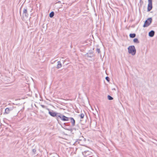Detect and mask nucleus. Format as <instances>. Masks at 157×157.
I'll list each match as a JSON object with an SVG mask.
<instances>
[{
	"label": "nucleus",
	"mask_w": 157,
	"mask_h": 157,
	"mask_svg": "<svg viewBox=\"0 0 157 157\" xmlns=\"http://www.w3.org/2000/svg\"><path fill=\"white\" fill-rule=\"evenodd\" d=\"M128 52L129 54H131L132 55L134 56L135 55L136 52V50L135 47L133 45L129 46L128 48Z\"/></svg>",
	"instance_id": "1"
},
{
	"label": "nucleus",
	"mask_w": 157,
	"mask_h": 157,
	"mask_svg": "<svg viewBox=\"0 0 157 157\" xmlns=\"http://www.w3.org/2000/svg\"><path fill=\"white\" fill-rule=\"evenodd\" d=\"M152 21V19L151 17L148 18L146 21H145L143 27H145L148 26L151 24Z\"/></svg>",
	"instance_id": "2"
},
{
	"label": "nucleus",
	"mask_w": 157,
	"mask_h": 157,
	"mask_svg": "<svg viewBox=\"0 0 157 157\" xmlns=\"http://www.w3.org/2000/svg\"><path fill=\"white\" fill-rule=\"evenodd\" d=\"M58 118L59 117L63 121H69V118L63 115L62 114H59V115H58Z\"/></svg>",
	"instance_id": "3"
},
{
	"label": "nucleus",
	"mask_w": 157,
	"mask_h": 157,
	"mask_svg": "<svg viewBox=\"0 0 157 157\" xmlns=\"http://www.w3.org/2000/svg\"><path fill=\"white\" fill-rule=\"evenodd\" d=\"M49 114L52 116L53 117H56V119L58 121V116L59 113H57L55 112H54L53 110L52 111H49L48 112Z\"/></svg>",
	"instance_id": "4"
},
{
	"label": "nucleus",
	"mask_w": 157,
	"mask_h": 157,
	"mask_svg": "<svg viewBox=\"0 0 157 157\" xmlns=\"http://www.w3.org/2000/svg\"><path fill=\"white\" fill-rule=\"evenodd\" d=\"M152 8V0H148V4L147 8V11H150L151 10Z\"/></svg>",
	"instance_id": "5"
},
{
	"label": "nucleus",
	"mask_w": 157,
	"mask_h": 157,
	"mask_svg": "<svg viewBox=\"0 0 157 157\" xmlns=\"http://www.w3.org/2000/svg\"><path fill=\"white\" fill-rule=\"evenodd\" d=\"M13 109V107H11L10 108H6L5 109V112H4V114H7L9 113H10V112Z\"/></svg>",
	"instance_id": "6"
},
{
	"label": "nucleus",
	"mask_w": 157,
	"mask_h": 157,
	"mask_svg": "<svg viewBox=\"0 0 157 157\" xmlns=\"http://www.w3.org/2000/svg\"><path fill=\"white\" fill-rule=\"evenodd\" d=\"M155 34V32L153 30H151L149 33V36L151 37L154 36Z\"/></svg>",
	"instance_id": "7"
},
{
	"label": "nucleus",
	"mask_w": 157,
	"mask_h": 157,
	"mask_svg": "<svg viewBox=\"0 0 157 157\" xmlns=\"http://www.w3.org/2000/svg\"><path fill=\"white\" fill-rule=\"evenodd\" d=\"M23 14H25V17H28V14L27 13V10L26 9L24 8L23 10Z\"/></svg>",
	"instance_id": "8"
},
{
	"label": "nucleus",
	"mask_w": 157,
	"mask_h": 157,
	"mask_svg": "<svg viewBox=\"0 0 157 157\" xmlns=\"http://www.w3.org/2000/svg\"><path fill=\"white\" fill-rule=\"evenodd\" d=\"M71 121L72 123V125L74 126L75 124V121L73 118L71 117L70 118Z\"/></svg>",
	"instance_id": "9"
},
{
	"label": "nucleus",
	"mask_w": 157,
	"mask_h": 157,
	"mask_svg": "<svg viewBox=\"0 0 157 157\" xmlns=\"http://www.w3.org/2000/svg\"><path fill=\"white\" fill-rule=\"evenodd\" d=\"M62 67V64L60 61L58 62V64L57 66V68L58 69Z\"/></svg>",
	"instance_id": "10"
},
{
	"label": "nucleus",
	"mask_w": 157,
	"mask_h": 157,
	"mask_svg": "<svg viewBox=\"0 0 157 157\" xmlns=\"http://www.w3.org/2000/svg\"><path fill=\"white\" fill-rule=\"evenodd\" d=\"M90 153H91L89 151H85L84 152V154L86 156H87L90 154Z\"/></svg>",
	"instance_id": "11"
},
{
	"label": "nucleus",
	"mask_w": 157,
	"mask_h": 157,
	"mask_svg": "<svg viewBox=\"0 0 157 157\" xmlns=\"http://www.w3.org/2000/svg\"><path fill=\"white\" fill-rule=\"evenodd\" d=\"M133 42L135 43L138 44L139 43V41L137 38H135L133 39Z\"/></svg>",
	"instance_id": "12"
},
{
	"label": "nucleus",
	"mask_w": 157,
	"mask_h": 157,
	"mask_svg": "<svg viewBox=\"0 0 157 157\" xmlns=\"http://www.w3.org/2000/svg\"><path fill=\"white\" fill-rule=\"evenodd\" d=\"M136 34L135 33H133V34H130L129 35L130 37L131 38H134L136 36Z\"/></svg>",
	"instance_id": "13"
},
{
	"label": "nucleus",
	"mask_w": 157,
	"mask_h": 157,
	"mask_svg": "<svg viewBox=\"0 0 157 157\" xmlns=\"http://www.w3.org/2000/svg\"><path fill=\"white\" fill-rule=\"evenodd\" d=\"M54 12H51L50 13V14H49V17H52L54 15Z\"/></svg>",
	"instance_id": "14"
},
{
	"label": "nucleus",
	"mask_w": 157,
	"mask_h": 157,
	"mask_svg": "<svg viewBox=\"0 0 157 157\" xmlns=\"http://www.w3.org/2000/svg\"><path fill=\"white\" fill-rule=\"evenodd\" d=\"M107 97H108V99L109 100H112L113 99V97H112L111 96H110L109 95H108L107 96Z\"/></svg>",
	"instance_id": "15"
},
{
	"label": "nucleus",
	"mask_w": 157,
	"mask_h": 157,
	"mask_svg": "<svg viewBox=\"0 0 157 157\" xmlns=\"http://www.w3.org/2000/svg\"><path fill=\"white\" fill-rule=\"evenodd\" d=\"M81 119H83L84 116V114L83 113H81L79 115Z\"/></svg>",
	"instance_id": "16"
},
{
	"label": "nucleus",
	"mask_w": 157,
	"mask_h": 157,
	"mask_svg": "<svg viewBox=\"0 0 157 157\" xmlns=\"http://www.w3.org/2000/svg\"><path fill=\"white\" fill-rule=\"evenodd\" d=\"M96 51L98 53H99L100 52V49L99 48H97Z\"/></svg>",
	"instance_id": "17"
},
{
	"label": "nucleus",
	"mask_w": 157,
	"mask_h": 157,
	"mask_svg": "<svg viewBox=\"0 0 157 157\" xmlns=\"http://www.w3.org/2000/svg\"><path fill=\"white\" fill-rule=\"evenodd\" d=\"M105 79L107 81H108V82H109V78L108 77H105Z\"/></svg>",
	"instance_id": "18"
},
{
	"label": "nucleus",
	"mask_w": 157,
	"mask_h": 157,
	"mask_svg": "<svg viewBox=\"0 0 157 157\" xmlns=\"http://www.w3.org/2000/svg\"><path fill=\"white\" fill-rule=\"evenodd\" d=\"M32 151L33 153H35L36 152V150L35 149H33Z\"/></svg>",
	"instance_id": "19"
},
{
	"label": "nucleus",
	"mask_w": 157,
	"mask_h": 157,
	"mask_svg": "<svg viewBox=\"0 0 157 157\" xmlns=\"http://www.w3.org/2000/svg\"><path fill=\"white\" fill-rule=\"evenodd\" d=\"M112 90H116L114 88L112 89Z\"/></svg>",
	"instance_id": "20"
},
{
	"label": "nucleus",
	"mask_w": 157,
	"mask_h": 157,
	"mask_svg": "<svg viewBox=\"0 0 157 157\" xmlns=\"http://www.w3.org/2000/svg\"><path fill=\"white\" fill-rule=\"evenodd\" d=\"M42 107H44V105H42Z\"/></svg>",
	"instance_id": "21"
}]
</instances>
